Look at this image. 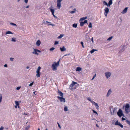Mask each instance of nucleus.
<instances>
[{"label":"nucleus","mask_w":130,"mask_h":130,"mask_svg":"<svg viewBox=\"0 0 130 130\" xmlns=\"http://www.w3.org/2000/svg\"><path fill=\"white\" fill-rule=\"evenodd\" d=\"M125 111L126 113L127 114L130 111V105L129 104H126L125 106Z\"/></svg>","instance_id":"1"},{"label":"nucleus","mask_w":130,"mask_h":130,"mask_svg":"<svg viewBox=\"0 0 130 130\" xmlns=\"http://www.w3.org/2000/svg\"><path fill=\"white\" fill-rule=\"evenodd\" d=\"M117 114L120 117H121L122 116L124 117V115L121 109H119L117 112Z\"/></svg>","instance_id":"2"},{"label":"nucleus","mask_w":130,"mask_h":130,"mask_svg":"<svg viewBox=\"0 0 130 130\" xmlns=\"http://www.w3.org/2000/svg\"><path fill=\"white\" fill-rule=\"evenodd\" d=\"M41 69V68L40 66H39L38 67V69L36 71V73H37V74H36V76L37 77H38L40 76V70Z\"/></svg>","instance_id":"3"},{"label":"nucleus","mask_w":130,"mask_h":130,"mask_svg":"<svg viewBox=\"0 0 130 130\" xmlns=\"http://www.w3.org/2000/svg\"><path fill=\"white\" fill-rule=\"evenodd\" d=\"M63 0H57V6L59 9L61 7V2Z\"/></svg>","instance_id":"4"},{"label":"nucleus","mask_w":130,"mask_h":130,"mask_svg":"<svg viewBox=\"0 0 130 130\" xmlns=\"http://www.w3.org/2000/svg\"><path fill=\"white\" fill-rule=\"evenodd\" d=\"M57 98L59 100H60V101L61 102H63V103L65 102V98H63V97L57 96Z\"/></svg>","instance_id":"5"},{"label":"nucleus","mask_w":130,"mask_h":130,"mask_svg":"<svg viewBox=\"0 0 130 130\" xmlns=\"http://www.w3.org/2000/svg\"><path fill=\"white\" fill-rule=\"evenodd\" d=\"M105 75L107 78H108L111 75V73L109 72H107L105 73Z\"/></svg>","instance_id":"6"},{"label":"nucleus","mask_w":130,"mask_h":130,"mask_svg":"<svg viewBox=\"0 0 130 130\" xmlns=\"http://www.w3.org/2000/svg\"><path fill=\"white\" fill-rule=\"evenodd\" d=\"M104 15L106 16H107V14L109 12V8L107 7H106L104 9Z\"/></svg>","instance_id":"7"},{"label":"nucleus","mask_w":130,"mask_h":130,"mask_svg":"<svg viewBox=\"0 0 130 130\" xmlns=\"http://www.w3.org/2000/svg\"><path fill=\"white\" fill-rule=\"evenodd\" d=\"M125 46V45L121 46L120 47V49L119 52V54H121L124 50V48Z\"/></svg>","instance_id":"8"},{"label":"nucleus","mask_w":130,"mask_h":130,"mask_svg":"<svg viewBox=\"0 0 130 130\" xmlns=\"http://www.w3.org/2000/svg\"><path fill=\"white\" fill-rule=\"evenodd\" d=\"M57 67L58 66H57L56 65L55 63L53 64L52 65V68L53 70V71H55L57 70Z\"/></svg>","instance_id":"9"},{"label":"nucleus","mask_w":130,"mask_h":130,"mask_svg":"<svg viewBox=\"0 0 130 130\" xmlns=\"http://www.w3.org/2000/svg\"><path fill=\"white\" fill-rule=\"evenodd\" d=\"M79 86V85L76 82H74V89H76Z\"/></svg>","instance_id":"10"},{"label":"nucleus","mask_w":130,"mask_h":130,"mask_svg":"<svg viewBox=\"0 0 130 130\" xmlns=\"http://www.w3.org/2000/svg\"><path fill=\"white\" fill-rule=\"evenodd\" d=\"M87 23V20H85L83 22H80V26H83L84 25L85 23Z\"/></svg>","instance_id":"11"},{"label":"nucleus","mask_w":130,"mask_h":130,"mask_svg":"<svg viewBox=\"0 0 130 130\" xmlns=\"http://www.w3.org/2000/svg\"><path fill=\"white\" fill-rule=\"evenodd\" d=\"M117 108L116 107H115L113 108V112H111V115H113L115 113H116V111H117Z\"/></svg>","instance_id":"12"},{"label":"nucleus","mask_w":130,"mask_h":130,"mask_svg":"<svg viewBox=\"0 0 130 130\" xmlns=\"http://www.w3.org/2000/svg\"><path fill=\"white\" fill-rule=\"evenodd\" d=\"M60 49L61 52H63L66 51V49L64 46H63L62 47H60Z\"/></svg>","instance_id":"13"},{"label":"nucleus","mask_w":130,"mask_h":130,"mask_svg":"<svg viewBox=\"0 0 130 130\" xmlns=\"http://www.w3.org/2000/svg\"><path fill=\"white\" fill-rule=\"evenodd\" d=\"M127 7L125 8V9L123 10L122 11V12L121 13L123 14H124L125 13H126L127 11Z\"/></svg>","instance_id":"14"},{"label":"nucleus","mask_w":130,"mask_h":130,"mask_svg":"<svg viewBox=\"0 0 130 130\" xmlns=\"http://www.w3.org/2000/svg\"><path fill=\"white\" fill-rule=\"evenodd\" d=\"M53 8V7L52 6H51V8L49 9H50V10L51 11L52 14H54L55 12V10L54 9H52Z\"/></svg>","instance_id":"15"},{"label":"nucleus","mask_w":130,"mask_h":130,"mask_svg":"<svg viewBox=\"0 0 130 130\" xmlns=\"http://www.w3.org/2000/svg\"><path fill=\"white\" fill-rule=\"evenodd\" d=\"M58 93L59 94V95L60 96V97H63V93L61 92L60 91H59V90H58Z\"/></svg>","instance_id":"16"},{"label":"nucleus","mask_w":130,"mask_h":130,"mask_svg":"<svg viewBox=\"0 0 130 130\" xmlns=\"http://www.w3.org/2000/svg\"><path fill=\"white\" fill-rule=\"evenodd\" d=\"M111 92H112V91H111V89H109L108 92L107 94L106 95V96L107 97H108L111 94Z\"/></svg>","instance_id":"17"},{"label":"nucleus","mask_w":130,"mask_h":130,"mask_svg":"<svg viewBox=\"0 0 130 130\" xmlns=\"http://www.w3.org/2000/svg\"><path fill=\"white\" fill-rule=\"evenodd\" d=\"M41 43V41L39 40H38L36 42V45L38 46H39Z\"/></svg>","instance_id":"18"},{"label":"nucleus","mask_w":130,"mask_h":130,"mask_svg":"<svg viewBox=\"0 0 130 130\" xmlns=\"http://www.w3.org/2000/svg\"><path fill=\"white\" fill-rule=\"evenodd\" d=\"M82 68L80 67H77L76 69V71H78L80 72L82 71Z\"/></svg>","instance_id":"19"},{"label":"nucleus","mask_w":130,"mask_h":130,"mask_svg":"<svg viewBox=\"0 0 130 130\" xmlns=\"http://www.w3.org/2000/svg\"><path fill=\"white\" fill-rule=\"evenodd\" d=\"M112 4V0H110L108 2V6L109 7L110 5Z\"/></svg>","instance_id":"20"},{"label":"nucleus","mask_w":130,"mask_h":130,"mask_svg":"<svg viewBox=\"0 0 130 130\" xmlns=\"http://www.w3.org/2000/svg\"><path fill=\"white\" fill-rule=\"evenodd\" d=\"M87 17H82V18H81L79 20V21H83L84 20H85L87 19Z\"/></svg>","instance_id":"21"},{"label":"nucleus","mask_w":130,"mask_h":130,"mask_svg":"<svg viewBox=\"0 0 130 130\" xmlns=\"http://www.w3.org/2000/svg\"><path fill=\"white\" fill-rule=\"evenodd\" d=\"M73 81H72V83L69 86V88L71 90L73 89Z\"/></svg>","instance_id":"22"},{"label":"nucleus","mask_w":130,"mask_h":130,"mask_svg":"<svg viewBox=\"0 0 130 130\" xmlns=\"http://www.w3.org/2000/svg\"><path fill=\"white\" fill-rule=\"evenodd\" d=\"M34 52L32 53L33 54H35L37 55L39 54L38 53H37V51L36 50V49L34 48Z\"/></svg>","instance_id":"23"},{"label":"nucleus","mask_w":130,"mask_h":130,"mask_svg":"<svg viewBox=\"0 0 130 130\" xmlns=\"http://www.w3.org/2000/svg\"><path fill=\"white\" fill-rule=\"evenodd\" d=\"M47 23H51L50 22H48L47 21H45L44 20H43V23L44 24H47Z\"/></svg>","instance_id":"24"},{"label":"nucleus","mask_w":130,"mask_h":130,"mask_svg":"<svg viewBox=\"0 0 130 130\" xmlns=\"http://www.w3.org/2000/svg\"><path fill=\"white\" fill-rule=\"evenodd\" d=\"M13 34V33L11 31H8L6 32V34Z\"/></svg>","instance_id":"25"},{"label":"nucleus","mask_w":130,"mask_h":130,"mask_svg":"<svg viewBox=\"0 0 130 130\" xmlns=\"http://www.w3.org/2000/svg\"><path fill=\"white\" fill-rule=\"evenodd\" d=\"M89 34L87 33L86 34L85 37L86 39H88L89 38Z\"/></svg>","instance_id":"26"},{"label":"nucleus","mask_w":130,"mask_h":130,"mask_svg":"<svg viewBox=\"0 0 130 130\" xmlns=\"http://www.w3.org/2000/svg\"><path fill=\"white\" fill-rule=\"evenodd\" d=\"M94 105L96 107V108L97 109H99V106L98 105V104L97 103H96Z\"/></svg>","instance_id":"27"},{"label":"nucleus","mask_w":130,"mask_h":130,"mask_svg":"<svg viewBox=\"0 0 130 130\" xmlns=\"http://www.w3.org/2000/svg\"><path fill=\"white\" fill-rule=\"evenodd\" d=\"M64 110L65 111H68V107H67V106L65 105H64Z\"/></svg>","instance_id":"28"},{"label":"nucleus","mask_w":130,"mask_h":130,"mask_svg":"<svg viewBox=\"0 0 130 130\" xmlns=\"http://www.w3.org/2000/svg\"><path fill=\"white\" fill-rule=\"evenodd\" d=\"M60 60L59 61H58L57 62H54V63L56 64V65L57 66H59V62Z\"/></svg>","instance_id":"29"},{"label":"nucleus","mask_w":130,"mask_h":130,"mask_svg":"<svg viewBox=\"0 0 130 130\" xmlns=\"http://www.w3.org/2000/svg\"><path fill=\"white\" fill-rule=\"evenodd\" d=\"M15 103L16 105H17V106H18V108L19 107V103L17 101H15Z\"/></svg>","instance_id":"30"},{"label":"nucleus","mask_w":130,"mask_h":130,"mask_svg":"<svg viewBox=\"0 0 130 130\" xmlns=\"http://www.w3.org/2000/svg\"><path fill=\"white\" fill-rule=\"evenodd\" d=\"M63 34H60V36L58 37V39H60L62 38L63 36Z\"/></svg>","instance_id":"31"},{"label":"nucleus","mask_w":130,"mask_h":130,"mask_svg":"<svg viewBox=\"0 0 130 130\" xmlns=\"http://www.w3.org/2000/svg\"><path fill=\"white\" fill-rule=\"evenodd\" d=\"M97 51V50H95V49H93L92 50L90 51V53L91 54H92L94 52V51Z\"/></svg>","instance_id":"32"},{"label":"nucleus","mask_w":130,"mask_h":130,"mask_svg":"<svg viewBox=\"0 0 130 130\" xmlns=\"http://www.w3.org/2000/svg\"><path fill=\"white\" fill-rule=\"evenodd\" d=\"M16 38H12L11 41L12 42H15L16 41Z\"/></svg>","instance_id":"33"},{"label":"nucleus","mask_w":130,"mask_h":130,"mask_svg":"<svg viewBox=\"0 0 130 130\" xmlns=\"http://www.w3.org/2000/svg\"><path fill=\"white\" fill-rule=\"evenodd\" d=\"M55 49V48L54 47H52V48H51L50 49V50L51 51L53 52L54 50Z\"/></svg>","instance_id":"34"},{"label":"nucleus","mask_w":130,"mask_h":130,"mask_svg":"<svg viewBox=\"0 0 130 130\" xmlns=\"http://www.w3.org/2000/svg\"><path fill=\"white\" fill-rule=\"evenodd\" d=\"M112 37H113L112 36H111L108 38L107 40L108 41H110L112 39Z\"/></svg>","instance_id":"35"},{"label":"nucleus","mask_w":130,"mask_h":130,"mask_svg":"<svg viewBox=\"0 0 130 130\" xmlns=\"http://www.w3.org/2000/svg\"><path fill=\"white\" fill-rule=\"evenodd\" d=\"M88 27L89 28H91L92 26V23L91 22H90L88 25Z\"/></svg>","instance_id":"36"},{"label":"nucleus","mask_w":130,"mask_h":130,"mask_svg":"<svg viewBox=\"0 0 130 130\" xmlns=\"http://www.w3.org/2000/svg\"><path fill=\"white\" fill-rule=\"evenodd\" d=\"M126 122L129 125H130V121H128L127 120H126Z\"/></svg>","instance_id":"37"},{"label":"nucleus","mask_w":130,"mask_h":130,"mask_svg":"<svg viewBox=\"0 0 130 130\" xmlns=\"http://www.w3.org/2000/svg\"><path fill=\"white\" fill-rule=\"evenodd\" d=\"M103 4H105V5L107 6H108V5L107 3L105 1L103 2Z\"/></svg>","instance_id":"38"},{"label":"nucleus","mask_w":130,"mask_h":130,"mask_svg":"<svg viewBox=\"0 0 130 130\" xmlns=\"http://www.w3.org/2000/svg\"><path fill=\"white\" fill-rule=\"evenodd\" d=\"M10 24H11L12 25H13V26H17V25L15 24L14 23H11Z\"/></svg>","instance_id":"39"},{"label":"nucleus","mask_w":130,"mask_h":130,"mask_svg":"<svg viewBox=\"0 0 130 130\" xmlns=\"http://www.w3.org/2000/svg\"><path fill=\"white\" fill-rule=\"evenodd\" d=\"M58 43H59L58 41H55V42L54 45H56L57 44H58Z\"/></svg>","instance_id":"40"},{"label":"nucleus","mask_w":130,"mask_h":130,"mask_svg":"<svg viewBox=\"0 0 130 130\" xmlns=\"http://www.w3.org/2000/svg\"><path fill=\"white\" fill-rule=\"evenodd\" d=\"M80 43L82 45V47H83V48H84V43H83V42H80Z\"/></svg>","instance_id":"41"},{"label":"nucleus","mask_w":130,"mask_h":130,"mask_svg":"<svg viewBox=\"0 0 130 130\" xmlns=\"http://www.w3.org/2000/svg\"><path fill=\"white\" fill-rule=\"evenodd\" d=\"M77 24H74V27L76 28L77 27Z\"/></svg>","instance_id":"42"},{"label":"nucleus","mask_w":130,"mask_h":130,"mask_svg":"<svg viewBox=\"0 0 130 130\" xmlns=\"http://www.w3.org/2000/svg\"><path fill=\"white\" fill-rule=\"evenodd\" d=\"M119 123V122H118V121H116V122L115 123V125H118V124Z\"/></svg>","instance_id":"43"},{"label":"nucleus","mask_w":130,"mask_h":130,"mask_svg":"<svg viewBox=\"0 0 130 130\" xmlns=\"http://www.w3.org/2000/svg\"><path fill=\"white\" fill-rule=\"evenodd\" d=\"M92 111L94 113H96L97 114V115H98V113L97 112L95 111L94 110H92Z\"/></svg>","instance_id":"44"},{"label":"nucleus","mask_w":130,"mask_h":130,"mask_svg":"<svg viewBox=\"0 0 130 130\" xmlns=\"http://www.w3.org/2000/svg\"><path fill=\"white\" fill-rule=\"evenodd\" d=\"M30 127V126L28 125L26 127V130H28Z\"/></svg>","instance_id":"45"},{"label":"nucleus","mask_w":130,"mask_h":130,"mask_svg":"<svg viewBox=\"0 0 130 130\" xmlns=\"http://www.w3.org/2000/svg\"><path fill=\"white\" fill-rule=\"evenodd\" d=\"M77 12V13H78V11H77L76 9L75 8L74 9V13L76 12Z\"/></svg>","instance_id":"46"},{"label":"nucleus","mask_w":130,"mask_h":130,"mask_svg":"<svg viewBox=\"0 0 130 130\" xmlns=\"http://www.w3.org/2000/svg\"><path fill=\"white\" fill-rule=\"evenodd\" d=\"M57 124L58 125V126L61 129V127L59 123L58 122H57Z\"/></svg>","instance_id":"47"},{"label":"nucleus","mask_w":130,"mask_h":130,"mask_svg":"<svg viewBox=\"0 0 130 130\" xmlns=\"http://www.w3.org/2000/svg\"><path fill=\"white\" fill-rule=\"evenodd\" d=\"M33 83H34V82H32V83H30L29 84V86H32L33 84Z\"/></svg>","instance_id":"48"},{"label":"nucleus","mask_w":130,"mask_h":130,"mask_svg":"<svg viewBox=\"0 0 130 130\" xmlns=\"http://www.w3.org/2000/svg\"><path fill=\"white\" fill-rule=\"evenodd\" d=\"M47 25L48 26H49L50 25H52V26H55V24H47Z\"/></svg>","instance_id":"49"},{"label":"nucleus","mask_w":130,"mask_h":130,"mask_svg":"<svg viewBox=\"0 0 130 130\" xmlns=\"http://www.w3.org/2000/svg\"><path fill=\"white\" fill-rule=\"evenodd\" d=\"M10 60L11 61H13L14 58H10Z\"/></svg>","instance_id":"50"},{"label":"nucleus","mask_w":130,"mask_h":130,"mask_svg":"<svg viewBox=\"0 0 130 130\" xmlns=\"http://www.w3.org/2000/svg\"><path fill=\"white\" fill-rule=\"evenodd\" d=\"M91 102L93 104H94V105L96 103H95L94 101H92Z\"/></svg>","instance_id":"51"},{"label":"nucleus","mask_w":130,"mask_h":130,"mask_svg":"<svg viewBox=\"0 0 130 130\" xmlns=\"http://www.w3.org/2000/svg\"><path fill=\"white\" fill-rule=\"evenodd\" d=\"M4 128V127L3 126H2L0 128V130H3Z\"/></svg>","instance_id":"52"},{"label":"nucleus","mask_w":130,"mask_h":130,"mask_svg":"<svg viewBox=\"0 0 130 130\" xmlns=\"http://www.w3.org/2000/svg\"><path fill=\"white\" fill-rule=\"evenodd\" d=\"M88 100L90 101V102H91L92 101L91 100V99L90 98H88L87 99Z\"/></svg>","instance_id":"53"},{"label":"nucleus","mask_w":130,"mask_h":130,"mask_svg":"<svg viewBox=\"0 0 130 130\" xmlns=\"http://www.w3.org/2000/svg\"><path fill=\"white\" fill-rule=\"evenodd\" d=\"M20 88L21 87H17L16 88V89L17 90H18L20 89Z\"/></svg>","instance_id":"54"},{"label":"nucleus","mask_w":130,"mask_h":130,"mask_svg":"<svg viewBox=\"0 0 130 130\" xmlns=\"http://www.w3.org/2000/svg\"><path fill=\"white\" fill-rule=\"evenodd\" d=\"M119 126H120L122 128H123V125L121 124L119 125Z\"/></svg>","instance_id":"55"},{"label":"nucleus","mask_w":130,"mask_h":130,"mask_svg":"<svg viewBox=\"0 0 130 130\" xmlns=\"http://www.w3.org/2000/svg\"><path fill=\"white\" fill-rule=\"evenodd\" d=\"M28 0H24V2H25L26 3H28Z\"/></svg>","instance_id":"56"},{"label":"nucleus","mask_w":130,"mask_h":130,"mask_svg":"<svg viewBox=\"0 0 130 130\" xmlns=\"http://www.w3.org/2000/svg\"><path fill=\"white\" fill-rule=\"evenodd\" d=\"M36 50L37 51V52H38L39 53H40L41 52V51L40 50H38L36 49Z\"/></svg>","instance_id":"57"},{"label":"nucleus","mask_w":130,"mask_h":130,"mask_svg":"<svg viewBox=\"0 0 130 130\" xmlns=\"http://www.w3.org/2000/svg\"><path fill=\"white\" fill-rule=\"evenodd\" d=\"M4 66L5 67H7V64H5V65H4Z\"/></svg>","instance_id":"58"},{"label":"nucleus","mask_w":130,"mask_h":130,"mask_svg":"<svg viewBox=\"0 0 130 130\" xmlns=\"http://www.w3.org/2000/svg\"><path fill=\"white\" fill-rule=\"evenodd\" d=\"M53 15V16L55 18H57V17L55 15H54V14H52Z\"/></svg>","instance_id":"59"},{"label":"nucleus","mask_w":130,"mask_h":130,"mask_svg":"<svg viewBox=\"0 0 130 130\" xmlns=\"http://www.w3.org/2000/svg\"><path fill=\"white\" fill-rule=\"evenodd\" d=\"M91 41H92V42H93V43L94 42V41H93V37H92V38H91Z\"/></svg>","instance_id":"60"},{"label":"nucleus","mask_w":130,"mask_h":130,"mask_svg":"<svg viewBox=\"0 0 130 130\" xmlns=\"http://www.w3.org/2000/svg\"><path fill=\"white\" fill-rule=\"evenodd\" d=\"M122 121H124L125 120V119L124 118L122 117Z\"/></svg>","instance_id":"61"},{"label":"nucleus","mask_w":130,"mask_h":130,"mask_svg":"<svg viewBox=\"0 0 130 130\" xmlns=\"http://www.w3.org/2000/svg\"><path fill=\"white\" fill-rule=\"evenodd\" d=\"M71 13V14L73 13V11H72L70 12Z\"/></svg>","instance_id":"62"},{"label":"nucleus","mask_w":130,"mask_h":130,"mask_svg":"<svg viewBox=\"0 0 130 130\" xmlns=\"http://www.w3.org/2000/svg\"><path fill=\"white\" fill-rule=\"evenodd\" d=\"M29 7V5H28V6H27L26 7V8H28Z\"/></svg>","instance_id":"63"},{"label":"nucleus","mask_w":130,"mask_h":130,"mask_svg":"<svg viewBox=\"0 0 130 130\" xmlns=\"http://www.w3.org/2000/svg\"><path fill=\"white\" fill-rule=\"evenodd\" d=\"M96 127H99V125H98L97 124H96Z\"/></svg>","instance_id":"64"}]
</instances>
